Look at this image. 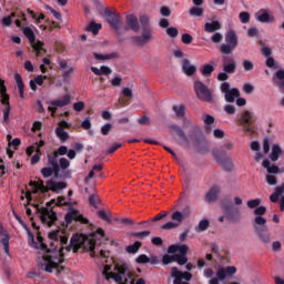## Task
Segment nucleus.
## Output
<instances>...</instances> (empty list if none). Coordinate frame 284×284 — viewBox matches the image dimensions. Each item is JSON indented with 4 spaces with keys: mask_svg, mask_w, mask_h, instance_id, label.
<instances>
[{
    "mask_svg": "<svg viewBox=\"0 0 284 284\" xmlns=\"http://www.w3.org/2000/svg\"><path fill=\"white\" fill-rule=\"evenodd\" d=\"M219 192H221L219 186L211 187L205 196L207 203H214V201H216V199H219Z\"/></svg>",
    "mask_w": 284,
    "mask_h": 284,
    "instance_id": "obj_30",
    "label": "nucleus"
},
{
    "mask_svg": "<svg viewBox=\"0 0 284 284\" xmlns=\"http://www.w3.org/2000/svg\"><path fill=\"white\" fill-rule=\"evenodd\" d=\"M135 263H138V265H148V263H150V257L145 254H141L135 258Z\"/></svg>",
    "mask_w": 284,
    "mask_h": 284,
    "instance_id": "obj_53",
    "label": "nucleus"
},
{
    "mask_svg": "<svg viewBox=\"0 0 284 284\" xmlns=\"http://www.w3.org/2000/svg\"><path fill=\"white\" fill-rule=\"evenodd\" d=\"M189 250H190V247L186 244H182V245L173 244V245L169 246L168 252H169V254H176V252H179L178 255L187 256Z\"/></svg>",
    "mask_w": 284,
    "mask_h": 284,
    "instance_id": "obj_21",
    "label": "nucleus"
},
{
    "mask_svg": "<svg viewBox=\"0 0 284 284\" xmlns=\"http://www.w3.org/2000/svg\"><path fill=\"white\" fill-rule=\"evenodd\" d=\"M242 65L245 72H252V70H254V62L250 60H243Z\"/></svg>",
    "mask_w": 284,
    "mask_h": 284,
    "instance_id": "obj_57",
    "label": "nucleus"
},
{
    "mask_svg": "<svg viewBox=\"0 0 284 284\" xmlns=\"http://www.w3.org/2000/svg\"><path fill=\"white\" fill-rule=\"evenodd\" d=\"M0 94H1V100L0 103L4 105V109L2 110L3 112V121L4 123H8L10 121V95L8 94V89L6 88V81L0 79Z\"/></svg>",
    "mask_w": 284,
    "mask_h": 284,
    "instance_id": "obj_7",
    "label": "nucleus"
},
{
    "mask_svg": "<svg viewBox=\"0 0 284 284\" xmlns=\"http://www.w3.org/2000/svg\"><path fill=\"white\" fill-rule=\"evenodd\" d=\"M141 242H135L134 244L126 246L128 254H136V252L141 250Z\"/></svg>",
    "mask_w": 284,
    "mask_h": 284,
    "instance_id": "obj_47",
    "label": "nucleus"
},
{
    "mask_svg": "<svg viewBox=\"0 0 284 284\" xmlns=\"http://www.w3.org/2000/svg\"><path fill=\"white\" fill-rule=\"evenodd\" d=\"M58 65H60V70H62L63 81H70V74L74 73V68L68 67V61L63 59L58 60Z\"/></svg>",
    "mask_w": 284,
    "mask_h": 284,
    "instance_id": "obj_16",
    "label": "nucleus"
},
{
    "mask_svg": "<svg viewBox=\"0 0 284 284\" xmlns=\"http://www.w3.org/2000/svg\"><path fill=\"white\" fill-rule=\"evenodd\" d=\"M205 10H203V8H199V7H192L189 10V14L190 17H203Z\"/></svg>",
    "mask_w": 284,
    "mask_h": 284,
    "instance_id": "obj_46",
    "label": "nucleus"
},
{
    "mask_svg": "<svg viewBox=\"0 0 284 284\" xmlns=\"http://www.w3.org/2000/svg\"><path fill=\"white\" fill-rule=\"evenodd\" d=\"M71 101H72V97H70V94H65L58 100L51 101L50 105H53L55 108H65V105H70Z\"/></svg>",
    "mask_w": 284,
    "mask_h": 284,
    "instance_id": "obj_27",
    "label": "nucleus"
},
{
    "mask_svg": "<svg viewBox=\"0 0 284 284\" xmlns=\"http://www.w3.org/2000/svg\"><path fill=\"white\" fill-rule=\"evenodd\" d=\"M37 241H38V250H42V252H45L47 254H50V252H52V248H48V244L43 242V236L38 234Z\"/></svg>",
    "mask_w": 284,
    "mask_h": 284,
    "instance_id": "obj_41",
    "label": "nucleus"
},
{
    "mask_svg": "<svg viewBox=\"0 0 284 284\" xmlns=\"http://www.w3.org/2000/svg\"><path fill=\"white\" fill-rule=\"evenodd\" d=\"M200 72L202 77H212V72H214V65L212 64H204L201 69Z\"/></svg>",
    "mask_w": 284,
    "mask_h": 284,
    "instance_id": "obj_42",
    "label": "nucleus"
},
{
    "mask_svg": "<svg viewBox=\"0 0 284 284\" xmlns=\"http://www.w3.org/2000/svg\"><path fill=\"white\" fill-rule=\"evenodd\" d=\"M204 123H205V131L206 132H211L212 128L210 125H212L214 123V116L206 114L205 119H204Z\"/></svg>",
    "mask_w": 284,
    "mask_h": 284,
    "instance_id": "obj_52",
    "label": "nucleus"
},
{
    "mask_svg": "<svg viewBox=\"0 0 284 284\" xmlns=\"http://www.w3.org/2000/svg\"><path fill=\"white\" fill-rule=\"evenodd\" d=\"M255 232L262 243H270L271 237L267 226H255Z\"/></svg>",
    "mask_w": 284,
    "mask_h": 284,
    "instance_id": "obj_23",
    "label": "nucleus"
},
{
    "mask_svg": "<svg viewBox=\"0 0 284 284\" xmlns=\"http://www.w3.org/2000/svg\"><path fill=\"white\" fill-rule=\"evenodd\" d=\"M89 203H90V205H92V207H95V210H97L101 203V197H99V195H97V194H92L89 197Z\"/></svg>",
    "mask_w": 284,
    "mask_h": 284,
    "instance_id": "obj_48",
    "label": "nucleus"
},
{
    "mask_svg": "<svg viewBox=\"0 0 284 284\" xmlns=\"http://www.w3.org/2000/svg\"><path fill=\"white\" fill-rule=\"evenodd\" d=\"M171 276L174 278L173 284H190L189 282H183V280L192 281V273L181 272L178 267H172Z\"/></svg>",
    "mask_w": 284,
    "mask_h": 284,
    "instance_id": "obj_15",
    "label": "nucleus"
},
{
    "mask_svg": "<svg viewBox=\"0 0 284 284\" xmlns=\"http://www.w3.org/2000/svg\"><path fill=\"white\" fill-rule=\"evenodd\" d=\"M204 30L209 33L216 32L217 30H221V22H219L217 20L206 22L204 24Z\"/></svg>",
    "mask_w": 284,
    "mask_h": 284,
    "instance_id": "obj_33",
    "label": "nucleus"
},
{
    "mask_svg": "<svg viewBox=\"0 0 284 284\" xmlns=\"http://www.w3.org/2000/svg\"><path fill=\"white\" fill-rule=\"evenodd\" d=\"M236 274L235 266L221 267L216 272V277L209 281V284H220L219 281H225L227 276H234Z\"/></svg>",
    "mask_w": 284,
    "mask_h": 284,
    "instance_id": "obj_12",
    "label": "nucleus"
},
{
    "mask_svg": "<svg viewBox=\"0 0 284 284\" xmlns=\"http://www.w3.org/2000/svg\"><path fill=\"white\" fill-rule=\"evenodd\" d=\"M98 216L102 220L105 221V223H112V219H110V215L104 210L98 211Z\"/></svg>",
    "mask_w": 284,
    "mask_h": 284,
    "instance_id": "obj_55",
    "label": "nucleus"
},
{
    "mask_svg": "<svg viewBox=\"0 0 284 284\" xmlns=\"http://www.w3.org/2000/svg\"><path fill=\"white\" fill-rule=\"evenodd\" d=\"M182 72H184L186 77H194V74H196V65L190 64V60L184 59L182 61Z\"/></svg>",
    "mask_w": 284,
    "mask_h": 284,
    "instance_id": "obj_24",
    "label": "nucleus"
},
{
    "mask_svg": "<svg viewBox=\"0 0 284 284\" xmlns=\"http://www.w3.org/2000/svg\"><path fill=\"white\" fill-rule=\"evenodd\" d=\"M172 110L178 119H183V116H185V104L173 105Z\"/></svg>",
    "mask_w": 284,
    "mask_h": 284,
    "instance_id": "obj_40",
    "label": "nucleus"
},
{
    "mask_svg": "<svg viewBox=\"0 0 284 284\" xmlns=\"http://www.w3.org/2000/svg\"><path fill=\"white\" fill-rule=\"evenodd\" d=\"M59 168L61 169V170H68V168H70V160L69 159H65V158H61L60 160H59Z\"/></svg>",
    "mask_w": 284,
    "mask_h": 284,
    "instance_id": "obj_62",
    "label": "nucleus"
},
{
    "mask_svg": "<svg viewBox=\"0 0 284 284\" xmlns=\"http://www.w3.org/2000/svg\"><path fill=\"white\" fill-rule=\"evenodd\" d=\"M33 207H36L37 212L40 214V221L43 223V225H47L48 227H52L54 223L59 220L57 216V212L45 207L40 206L39 204H32Z\"/></svg>",
    "mask_w": 284,
    "mask_h": 284,
    "instance_id": "obj_5",
    "label": "nucleus"
},
{
    "mask_svg": "<svg viewBox=\"0 0 284 284\" xmlns=\"http://www.w3.org/2000/svg\"><path fill=\"white\" fill-rule=\"evenodd\" d=\"M28 234V243L30 247H33L34 250H39V243L34 241V234L30 229H27Z\"/></svg>",
    "mask_w": 284,
    "mask_h": 284,
    "instance_id": "obj_43",
    "label": "nucleus"
},
{
    "mask_svg": "<svg viewBox=\"0 0 284 284\" xmlns=\"http://www.w3.org/2000/svg\"><path fill=\"white\" fill-rule=\"evenodd\" d=\"M194 90L197 99L204 103H214V91L209 89L202 81L194 82Z\"/></svg>",
    "mask_w": 284,
    "mask_h": 284,
    "instance_id": "obj_6",
    "label": "nucleus"
},
{
    "mask_svg": "<svg viewBox=\"0 0 284 284\" xmlns=\"http://www.w3.org/2000/svg\"><path fill=\"white\" fill-rule=\"evenodd\" d=\"M104 18L106 23L113 28V30H121V14L114 11L109 10L108 8L104 9Z\"/></svg>",
    "mask_w": 284,
    "mask_h": 284,
    "instance_id": "obj_11",
    "label": "nucleus"
},
{
    "mask_svg": "<svg viewBox=\"0 0 284 284\" xmlns=\"http://www.w3.org/2000/svg\"><path fill=\"white\" fill-rule=\"evenodd\" d=\"M63 250H65V247L61 246L60 253L58 255H43L42 262H38V266L41 270H44V272H48V274H52L53 270H58V273L61 274V272L65 270L63 266L59 267L62 265V263L65 262Z\"/></svg>",
    "mask_w": 284,
    "mask_h": 284,
    "instance_id": "obj_4",
    "label": "nucleus"
},
{
    "mask_svg": "<svg viewBox=\"0 0 284 284\" xmlns=\"http://www.w3.org/2000/svg\"><path fill=\"white\" fill-rule=\"evenodd\" d=\"M239 19H240L241 23H247L250 21V12H247V11L240 12Z\"/></svg>",
    "mask_w": 284,
    "mask_h": 284,
    "instance_id": "obj_61",
    "label": "nucleus"
},
{
    "mask_svg": "<svg viewBox=\"0 0 284 284\" xmlns=\"http://www.w3.org/2000/svg\"><path fill=\"white\" fill-rule=\"evenodd\" d=\"M41 174L44 179H50V176H52V174H54L55 178L59 176V174H61V170H54V168H50V166H45L41 170Z\"/></svg>",
    "mask_w": 284,
    "mask_h": 284,
    "instance_id": "obj_32",
    "label": "nucleus"
},
{
    "mask_svg": "<svg viewBox=\"0 0 284 284\" xmlns=\"http://www.w3.org/2000/svg\"><path fill=\"white\" fill-rule=\"evenodd\" d=\"M115 270L118 271V274H121L122 277L129 278L130 284H134V278H132L134 276V273L128 271V266L125 264L124 265H116Z\"/></svg>",
    "mask_w": 284,
    "mask_h": 284,
    "instance_id": "obj_25",
    "label": "nucleus"
},
{
    "mask_svg": "<svg viewBox=\"0 0 284 284\" xmlns=\"http://www.w3.org/2000/svg\"><path fill=\"white\" fill-rule=\"evenodd\" d=\"M90 237L83 234H73L70 244L65 247L67 252H72L77 254L79 250H89L94 255V250L97 247V240L103 239L105 236V231L103 229H98L95 232H91ZM99 236V237H98Z\"/></svg>",
    "mask_w": 284,
    "mask_h": 284,
    "instance_id": "obj_3",
    "label": "nucleus"
},
{
    "mask_svg": "<svg viewBox=\"0 0 284 284\" xmlns=\"http://www.w3.org/2000/svg\"><path fill=\"white\" fill-rule=\"evenodd\" d=\"M29 185L30 187H33L32 194H39V192H42V194H48L49 192V186H45L43 180L30 181Z\"/></svg>",
    "mask_w": 284,
    "mask_h": 284,
    "instance_id": "obj_19",
    "label": "nucleus"
},
{
    "mask_svg": "<svg viewBox=\"0 0 284 284\" xmlns=\"http://www.w3.org/2000/svg\"><path fill=\"white\" fill-rule=\"evenodd\" d=\"M64 221L68 225H70L73 221H78L79 223H83V225H88L90 221L83 216L78 210L70 209L69 212L64 216Z\"/></svg>",
    "mask_w": 284,
    "mask_h": 284,
    "instance_id": "obj_14",
    "label": "nucleus"
},
{
    "mask_svg": "<svg viewBox=\"0 0 284 284\" xmlns=\"http://www.w3.org/2000/svg\"><path fill=\"white\" fill-rule=\"evenodd\" d=\"M105 278H106V281H110V278H112L115 283H122L124 277H122V275L119 273L111 272L106 275Z\"/></svg>",
    "mask_w": 284,
    "mask_h": 284,
    "instance_id": "obj_51",
    "label": "nucleus"
},
{
    "mask_svg": "<svg viewBox=\"0 0 284 284\" xmlns=\"http://www.w3.org/2000/svg\"><path fill=\"white\" fill-rule=\"evenodd\" d=\"M24 37L29 40L30 43H34L37 41V37L34 36V31L30 27H26L22 29Z\"/></svg>",
    "mask_w": 284,
    "mask_h": 284,
    "instance_id": "obj_39",
    "label": "nucleus"
},
{
    "mask_svg": "<svg viewBox=\"0 0 284 284\" xmlns=\"http://www.w3.org/2000/svg\"><path fill=\"white\" fill-rule=\"evenodd\" d=\"M14 79L19 90L20 99H26V95H24L26 84L23 83V78H21V74L16 73Z\"/></svg>",
    "mask_w": 284,
    "mask_h": 284,
    "instance_id": "obj_29",
    "label": "nucleus"
},
{
    "mask_svg": "<svg viewBox=\"0 0 284 284\" xmlns=\"http://www.w3.org/2000/svg\"><path fill=\"white\" fill-rule=\"evenodd\" d=\"M220 90L222 94H224L226 103H234V101L241 97V91H239L236 88L230 89L229 82H223Z\"/></svg>",
    "mask_w": 284,
    "mask_h": 284,
    "instance_id": "obj_10",
    "label": "nucleus"
},
{
    "mask_svg": "<svg viewBox=\"0 0 284 284\" xmlns=\"http://www.w3.org/2000/svg\"><path fill=\"white\" fill-rule=\"evenodd\" d=\"M47 159H48V165H51V168H53L55 172L58 170H61L59 166V162L57 161V159H59V155L57 153H48Z\"/></svg>",
    "mask_w": 284,
    "mask_h": 284,
    "instance_id": "obj_31",
    "label": "nucleus"
},
{
    "mask_svg": "<svg viewBox=\"0 0 284 284\" xmlns=\"http://www.w3.org/2000/svg\"><path fill=\"white\" fill-rule=\"evenodd\" d=\"M175 263H178V265L187 264V255H175Z\"/></svg>",
    "mask_w": 284,
    "mask_h": 284,
    "instance_id": "obj_63",
    "label": "nucleus"
},
{
    "mask_svg": "<svg viewBox=\"0 0 284 284\" xmlns=\"http://www.w3.org/2000/svg\"><path fill=\"white\" fill-rule=\"evenodd\" d=\"M263 168L266 170L267 174H283L284 169L278 168L276 164H272L270 160H264L262 162Z\"/></svg>",
    "mask_w": 284,
    "mask_h": 284,
    "instance_id": "obj_20",
    "label": "nucleus"
},
{
    "mask_svg": "<svg viewBox=\"0 0 284 284\" xmlns=\"http://www.w3.org/2000/svg\"><path fill=\"white\" fill-rule=\"evenodd\" d=\"M150 234H151L150 231L132 232L131 236H134V239H140L141 241H144V239H148Z\"/></svg>",
    "mask_w": 284,
    "mask_h": 284,
    "instance_id": "obj_50",
    "label": "nucleus"
},
{
    "mask_svg": "<svg viewBox=\"0 0 284 284\" xmlns=\"http://www.w3.org/2000/svg\"><path fill=\"white\" fill-rule=\"evenodd\" d=\"M176 261V255H164L162 257V262L164 265H170V263H175Z\"/></svg>",
    "mask_w": 284,
    "mask_h": 284,
    "instance_id": "obj_56",
    "label": "nucleus"
},
{
    "mask_svg": "<svg viewBox=\"0 0 284 284\" xmlns=\"http://www.w3.org/2000/svg\"><path fill=\"white\" fill-rule=\"evenodd\" d=\"M266 183H267L268 185H276V183H278V180L276 179L275 175L267 174V175H266Z\"/></svg>",
    "mask_w": 284,
    "mask_h": 284,
    "instance_id": "obj_64",
    "label": "nucleus"
},
{
    "mask_svg": "<svg viewBox=\"0 0 284 284\" xmlns=\"http://www.w3.org/2000/svg\"><path fill=\"white\" fill-rule=\"evenodd\" d=\"M53 153L58 156H65V154H68V146L61 145L55 151H53Z\"/></svg>",
    "mask_w": 284,
    "mask_h": 284,
    "instance_id": "obj_59",
    "label": "nucleus"
},
{
    "mask_svg": "<svg viewBox=\"0 0 284 284\" xmlns=\"http://www.w3.org/2000/svg\"><path fill=\"white\" fill-rule=\"evenodd\" d=\"M168 37H171V39H176L179 37V29L176 27H169L166 29Z\"/></svg>",
    "mask_w": 284,
    "mask_h": 284,
    "instance_id": "obj_54",
    "label": "nucleus"
},
{
    "mask_svg": "<svg viewBox=\"0 0 284 284\" xmlns=\"http://www.w3.org/2000/svg\"><path fill=\"white\" fill-rule=\"evenodd\" d=\"M1 234H2L3 239L0 240V243L4 247L6 254H10V235L8 233H6V231H2Z\"/></svg>",
    "mask_w": 284,
    "mask_h": 284,
    "instance_id": "obj_36",
    "label": "nucleus"
},
{
    "mask_svg": "<svg viewBox=\"0 0 284 284\" xmlns=\"http://www.w3.org/2000/svg\"><path fill=\"white\" fill-rule=\"evenodd\" d=\"M281 156H283V149L278 144H273L272 149H271V153L268 155V159H271V161H273V163H276V161H278V159H281Z\"/></svg>",
    "mask_w": 284,
    "mask_h": 284,
    "instance_id": "obj_26",
    "label": "nucleus"
},
{
    "mask_svg": "<svg viewBox=\"0 0 284 284\" xmlns=\"http://www.w3.org/2000/svg\"><path fill=\"white\" fill-rule=\"evenodd\" d=\"M213 158L220 168H223L225 172H232L234 170V162L225 155L222 150H213Z\"/></svg>",
    "mask_w": 284,
    "mask_h": 284,
    "instance_id": "obj_8",
    "label": "nucleus"
},
{
    "mask_svg": "<svg viewBox=\"0 0 284 284\" xmlns=\"http://www.w3.org/2000/svg\"><path fill=\"white\" fill-rule=\"evenodd\" d=\"M184 219L185 216H183V213H181L180 211H175L171 215V220L173 221V223H179V225L183 223Z\"/></svg>",
    "mask_w": 284,
    "mask_h": 284,
    "instance_id": "obj_45",
    "label": "nucleus"
},
{
    "mask_svg": "<svg viewBox=\"0 0 284 284\" xmlns=\"http://www.w3.org/2000/svg\"><path fill=\"white\" fill-rule=\"evenodd\" d=\"M102 26L92 21L88 27H87V32H92V34H99V30H101Z\"/></svg>",
    "mask_w": 284,
    "mask_h": 284,
    "instance_id": "obj_44",
    "label": "nucleus"
},
{
    "mask_svg": "<svg viewBox=\"0 0 284 284\" xmlns=\"http://www.w3.org/2000/svg\"><path fill=\"white\" fill-rule=\"evenodd\" d=\"M52 205L61 206H68L70 205V202H65V196H58L57 200H51L50 202H47V207H52Z\"/></svg>",
    "mask_w": 284,
    "mask_h": 284,
    "instance_id": "obj_35",
    "label": "nucleus"
},
{
    "mask_svg": "<svg viewBox=\"0 0 284 284\" xmlns=\"http://www.w3.org/2000/svg\"><path fill=\"white\" fill-rule=\"evenodd\" d=\"M93 55L97 61H110V59H119L118 52H112L109 54L93 53Z\"/></svg>",
    "mask_w": 284,
    "mask_h": 284,
    "instance_id": "obj_34",
    "label": "nucleus"
},
{
    "mask_svg": "<svg viewBox=\"0 0 284 284\" xmlns=\"http://www.w3.org/2000/svg\"><path fill=\"white\" fill-rule=\"evenodd\" d=\"M181 41H182V43H184V45H190V43H192V41H194V38L190 33H184V34H182Z\"/></svg>",
    "mask_w": 284,
    "mask_h": 284,
    "instance_id": "obj_58",
    "label": "nucleus"
},
{
    "mask_svg": "<svg viewBox=\"0 0 284 284\" xmlns=\"http://www.w3.org/2000/svg\"><path fill=\"white\" fill-rule=\"evenodd\" d=\"M254 123H256V116L250 111L242 112L240 118V124L243 126L244 132L248 134H254Z\"/></svg>",
    "mask_w": 284,
    "mask_h": 284,
    "instance_id": "obj_9",
    "label": "nucleus"
},
{
    "mask_svg": "<svg viewBox=\"0 0 284 284\" xmlns=\"http://www.w3.org/2000/svg\"><path fill=\"white\" fill-rule=\"evenodd\" d=\"M125 19L126 26L124 27V30H132L133 32H139L142 28L141 36H134L131 38L133 43H136V45H145L150 43V40L153 39V31L152 24L150 23V17L142 14L139 18H136V16L134 14H128Z\"/></svg>",
    "mask_w": 284,
    "mask_h": 284,
    "instance_id": "obj_1",
    "label": "nucleus"
},
{
    "mask_svg": "<svg viewBox=\"0 0 284 284\" xmlns=\"http://www.w3.org/2000/svg\"><path fill=\"white\" fill-rule=\"evenodd\" d=\"M47 185L49 187V191L51 192H58V190H65L68 187V184L65 182H54L52 180H49L47 182Z\"/></svg>",
    "mask_w": 284,
    "mask_h": 284,
    "instance_id": "obj_28",
    "label": "nucleus"
},
{
    "mask_svg": "<svg viewBox=\"0 0 284 284\" xmlns=\"http://www.w3.org/2000/svg\"><path fill=\"white\" fill-rule=\"evenodd\" d=\"M222 207L226 219L231 221V223H239V221H241L242 213L239 207L230 204H224Z\"/></svg>",
    "mask_w": 284,
    "mask_h": 284,
    "instance_id": "obj_13",
    "label": "nucleus"
},
{
    "mask_svg": "<svg viewBox=\"0 0 284 284\" xmlns=\"http://www.w3.org/2000/svg\"><path fill=\"white\" fill-rule=\"evenodd\" d=\"M239 47V36L236 31L229 30L225 34V43L220 45V52L222 55V68L226 74L236 73V60L234 57L230 55Z\"/></svg>",
    "mask_w": 284,
    "mask_h": 284,
    "instance_id": "obj_2",
    "label": "nucleus"
},
{
    "mask_svg": "<svg viewBox=\"0 0 284 284\" xmlns=\"http://www.w3.org/2000/svg\"><path fill=\"white\" fill-rule=\"evenodd\" d=\"M170 130L175 132L176 136L180 139V145H187V143H190V139L187 138V135H185V132H183V129H181V126H179L178 124H171Z\"/></svg>",
    "mask_w": 284,
    "mask_h": 284,
    "instance_id": "obj_18",
    "label": "nucleus"
},
{
    "mask_svg": "<svg viewBox=\"0 0 284 284\" xmlns=\"http://www.w3.org/2000/svg\"><path fill=\"white\" fill-rule=\"evenodd\" d=\"M273 81L278 90L284 94V70L280 69L275 72Z\"/></svg>",
    "mask_w": 284,
    "mask_h": 284,
    "instance_id": "obj_22",
    "label": "nucleus"
},
{
    "mask_svg": "<svg viewBox=\"0 0 284 284\" xmlns=\"http://www.w3.org/2000/svg\"><path fill=\"white\" fill-rule=\"evenodd\" d=\"M246 205H247V207H250V210H254L258 205H261V199L250 200V201H247Z\"/></svg>",
    "mask_w": 284,
    "mask_h": 284,
    "instance_id": "obj_60",
    "label": "nucleus"
},
{
    "mask_svg": "<svg viewBox=\"0 0 284 284\" xmlns=\"http://www.w3.org/2000/svg\"><path fill=\"white\" fill-rule=\"evenodd\" d=\"M55 135L60 139L61 143H65L70 139V134L61 128L55 129Z\"/></svg>",
    "mask_w": 284,
    "mask_h": 284,
    "instance_id": "obj_38",
    "label": "nucleus"
},
{
    "mask_svg": "<svg viewBox=\"0 0 284 284\" xmlns=\"http://www.w3.org/2000/svg\"><path fill=\"white\" fill-rule=\"evenodd\" d=\"M256 21H260V23H274L276 19L274 16H270L267 10L261 9L255 13Z\"/></svg>",
    "mask_w": 284,
    "mask_h": 284,
    "instance_id": "obj_17",
    "label": "nucleus"
},
{
    "mask_svg": "<svg viewBox=\"0 0 284 284\" xmlns=\"http://www.w3.org/2000/svg\"><path fill=\"white\" fill-rule=\"evenodd\" d=\"M267 223V220L265 217H263L262 215H257L254 220V230H256V227H265V224Z\"/></svg>",
    "mask_w": 284,
    "mask_h": 284,
    "instance_id": "obj_49",
    "label": "nucleus"
},
{
    "mask_svg": "<svg viewBox=\"0 0 284 284\" xmlns=\"http://www.w3.org/2000/svg\"><path fill=\"white\" fill-rule=\"evenodd\" d=\"M37 57H41V54H45V49H43V42L41 41H34V43H31Z\"/></svg>",
    "mask_w": 284,
    "mask_h": 284,
    "instance_id": "obj_37",
    "label": "nucleus"
}]
</instances>
